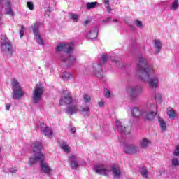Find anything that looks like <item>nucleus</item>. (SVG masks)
Here are the masks:
<instances>
[{"label":"nucleus","instance_id":"29","mask_svg":"<svg viewBox=\"0 0 179 179\" xmlns=\"http://www.w3.org/2000/svg\"><path fill=\"white\" fill-rule=\"evenodd\" d=\"M34 36L36 43H38V44H40L41 45H43L44 44V42L43 41L41 36H40L38 34H36Z\"/></svg>","mask_w":179,"mask_h":179},{"label":"nucleus","instance_id":"21","mask_svg":"<svg viewBox=\"0 0 179 179\" xmlns=\"http://www.w3.org/2000/svg\"><path fill=\"white\" fill-rule=\"evenodd\" d=\"M41 25V23L38 22L31 26L34 35L38 34V29L40 28Z\"/></svg>","mask_w":179,"mask_h":179},{"label":"nucleus","instance_id":"18","mask_svg":"<svg viewBox=\"0 0 179 179\" xmlns=\"http://www.w3.org/2000/svg\"><path fill=\"white\" fill-rule=\"evenodd\" d=\"M140 148L141 149H148L149 148V145H150V140L148 138H143L139 143Z\"/></svg>","mask_w":179,"mask_h":179},{"label":"nucleus","instance_id":"35","mask_svg":"<svg viewBox=\"0 0 179 179\" xmlns=\"http://www.w3.org/2000/svg\"><path fill=\"white\" fill-rule=\"evenodd\" d=\"M70 16L72 20H73V22H79V15H78V14L71 13L70 14Z\"/></svg>","mask_w":179,"mask_h":179},{"label":"nucleus","instance_id":"1","mask_svg":"<svg viewBox=\"0 0 179 179\" xmlns=\"http://www.w3.org/2000/svg\"><path fill=\"white\" fill-rule=\"evenodd\" d=\"M136 73L143 82L148 83L150 89L156 90L157 88V76L155 74L153 70L149 69L148 60L143 57H138L137 59Z\"/></svg>","mask_w":179,"mask_h":179},{"label":"nucleus","instance_id":"45","mask_svg":"<svg viewBox=\"0 0 179 179\" xmlns=\"http://www.w3.org/2000/svg\"><path fill=\"white\" fill-rule=\"evenodd\" d=\"M70 131L71 132V134H75L76 132V128L71 127Z\"/></svg>","mask_w":179,"mask_h":179},{"label":"nucleus","instance_id":"20","mask_svg":"<svg viewBox=\"0 0 179 179\" xmlns=\"http://www.w3.org/2000/svg\"><path fill=\"white\" fill-rule=\"evenodd\" d=\"M38 129H40L42 134H44V135H48V134H47V131H49L48 127H46L44 123H41L40 124H38Z\"/></svg>","mask_w":179,"mask_h":179},{"label":"nucleus","instance_id":"56","mask_svg":"<svg viewBox=\"0 0 179 179\" xmlns=\"http://www.w3.org/2000/svg\"><path fill=\"white\" fill-rule=\"evenodd\" d=\"M0 152H1V147H0Z\"/></svg>","mask_w":179,"mask_h":179},{"label":"nucleus","instance_id":"8","mask_svg":"<svg viewBox=\"0 0 179 179\" xmlns=\"http://www.w3.org/2000/svg\"><path fill=\"white\" fill-rule=\"evenodd\" d=\"M141 115L145 120H148V121L155 120V117L157 115V105L155 103L151 104L149 112H143Z\"/></svg>","mask_w":179,"mask_h":179},{"label":"nucleus","instance_id":"40","mask_svg":"<svg viewBox=\"0 0 179 179\" xmlns=\"http://www.w3.org/2000/svg\"><path fill=\"white\" fill-rule=\"evenodd\" d=\"M111 96V93L110 92V90L108 89L105 90V97L106 99H110V96Z\"/></svg>","mask_w":179,"mask_h":179},{"label":"nucleus","instance_id":"49","mask_svg":"<svg viewBox=\"0 0 179 179\" xmlns=\"http://www.w3.org/2000/svg\"><path fill=\"white\" fill-rule=\"evenodd\" d=\"M164 171H159V173H160V176H163V174H164Z\"/></svg>","mask_w":179,"mask_h":179},{"label":"nucleus","instance_id":"37","mask_svg":"<svg viewBox=\"0 0 179 179\" xmlns=\"http://www.w3.org/2000/svg\"><path fill=\"white\" fill-rule=\"evenodd\" d=\"M173 156H177L179 157V145H176L173 152Z\"/></svg>","mask_w":179,"mask_h":179},{"label":"nucleus","instance_id":"26","mask_svg":"<svg viewBox=\"0 0 179 179\" xmlns=\"http://www.w3.org/2000/svg\"><path fill=\"white\" fill-rule=\"evenodd\" d=\"M178 6H179L178 0H174L170 7V9L171 10H177V9H178Z\"/></svg>","mask_w":179,"mask_h":179},{"label":"nucleus","instance_id":"33","mask_svg":"<svg viewBox=\"0 0 179 179\" xmlns=\"http://www.w3.org/2000/svg\"><path fill=\"white\" fill-rule=\"evenodd\" d=\"M8 8L6 10V15H10L11 16H13L15 13H13V10H12V8H10V2L8 3Z\"/></svg>","mask_w":179,"mask_h":179},{"label":"nucleus","instance_id":"2","mask_svg":"<svg viewBox=\"0 0 179 179\" xmlns=\"http://www.w3.org/2000/svg\"><path fill=\"white\" fill-rule=\"evenodd\" d=\"M43 147L41 146V143H34V157H31L29 159V164L31 166V164H34L36 162H40V169L42 173L44 174H47L50 176V173H51V168L47 164V162H44V154L41 152V149Z\"/></svg>","mask_w":179,"mask_h":179},{"label":"nucleus","instance_id":"42","mask_svg":"<svg viewBox=\"0 0 179 179\" xmlns=\"http://www.w3.org/2000/svg\"><path fill=\"white\" fill-rule=\"evenodd\" d=\"M161 49H162V42H160V41H157V52H159Z\"/></svg>","mask_w":179,"mask_h":179},{"label":"nucleus","instance_id":"43","mask_svg":"<svg viewBox=\"0 0 179 179\" xmlns=\"http://www.w3.org/2000/svg\"><path fill=\"white\" fill-rule=\"evenodd\" d=\"M136 24L137 27H142V22L139 20L136 21Z\"/></svg>","mask_w":179,"mask_h":179},{"label":"nucleus","instance_id":"31","mask_svg":"<svg viewBox=\"0 0 179 179\" xmlns=\"http://www.w3.org/2000/svg\"><path fill=\"white\" fill-rule=\"evenodd\" d=\"M60 148L64 150V152H66V153H69V146L66 145V143L61 144Z\"/></svg>","mask_w":179,"mask_h":179},{"label":"nucleus","instance_id":"11","mask_svg":"<svg viewBox=\"0 0 179 179\" xmlns=\"http://www.w3.org/2000/svg\"><path fill=\"white\" fill-rule=\"evenodd\" d=\"M116 127L118 131L121 134H128L131 132V127H124V125H122V123H121L120 120H116Z\"/></svg>","mask_w":179,"mask_h":179},{"label":"nucleus","instance_id":"52","mask_svg":"<svg viewBox=\"0 0 179 179\" xmlns=\"http://www.w3.org/2000/svg\"><path fill=\"white\" fill-rule=\"evenodd\" d=\"M157 44V41H155V45Z\"/></svg>","mask_w":179,"mask_h":179},{"label":"nucleus","instance_id":"6","mask_svg":"<svg viewBox=\"0 0 179 179\" xmlns=\"http://www.w3.org/2000/svg\"><path fill=\"white\" fill-rule=\"evenodd\" d=\"M110 60V57L107 55H102L101 56V60L99 64H94L93 68L94 69L95 75L97 76V78H99L101 79L103 78V68L101 67L102 65H104L105 62H107V61Z\"/></svg>","mask_w":179,"mask_h":179},{"label":"nucleus","instance_id":"23","mask_svg":"<svg viewBox=\"0 0 179 179\" xmlns=\"http://www.w3.org/2000/svg\"><path fill=\"white\" fill-rule=\"evenodd\" d=\"M99 36L97 31H90V33L87 35L88 38L91 40H96Z\"/></svg>","mask_w":179,"mask_h":179},{"label":"nucleus","instance_id":"38","mask_svg":"<svg viewBox=\"0 0 179 179\" xmlns=\"http://www.w3.org/2000/svg\"><path fill=\"white\" fill-rule=\"evenodd\" d=\"M46 134H45V136H48V138H52V130L48 127V130L46 131Z\"/></svg>","mask_w":179,"mask_h":179},{"label":"nucleus","instance_id":"47","mask_svg":"<svg viewBox=\"0 0 179 179\" xmlns=\"http://www.w3.org/2000/svg\"><path fill=\"white\" fill-rule=\"evenodd\" d=\"M90 23V20H86L84 22L83 24L84 26H87Z\"/></svg>","mask_w":179,"mask_h":179},{"label":"nucleus","instance_id":"4","mask_svg":"<svg viewBox=\"0 0 179 179\" xmlns=\"http://www.w3.org/2000/svg\"><path fill=\"white\" fill-rule=\"evenodd\" d=\"M11 85H12V96L13 99L15 100H20L24 96V92L22 90V87H20V84L19 81L16 80V78H13L11 80Z\"/></svg>","mask_w":179,"mask_h":179},{"label":"nucleus","instance_id":"25","mask_svg":"<svg viewBox=\"0 0 179 179\" xmlns=\"http://www.w3.org/2000/svg\"><path fill=\"white\" fill-rule=\"evenodd\" d=\"M99 5V3H97L96 1L95 2H88L86 4V8L90 10V9H93L94 8H96V6Z\"/></svg>","mask_w":179,"mask_h":179},{"label":"nucleus","instance_id":"39","mask_svg":"<svg viewBox=\"0 0 179 179\" xmlns=\"http://www.w3.org/2000/svg\"><path fill=\"white\" fill-rule=\"evenodd\" d=\"M27 8H29V10H34V4H33V2H31V1L27 2Z\"/></svg>","mask_w":179,"mask_h":179},{"label":"nucleus","instance_id":"22","mask_svg":"<svg viewBox=\"0 0 179 179\" xmlns=\"http://www.w3.org/2000/svg\"><path fill=\"white\" fill-rule=\"evenodd\" d=\"M131 115L136 118H138V117L142 115V113H141V110H139V108H134L131 110Z\"/></svg>","mask_w":179,"mask_h":179},{"label":"nucleus","instance_id":"7","mask_svg":"<svg viewBox=\"0 0 179 179\" xmlns=\"http://www.w3.org/2000/svg\"><path fill=\"white\" fill-rule=\"evenodd\" d=\"M1 50L3 52H6L7 55H12L13 49L12 48V43L9 39L5 35H1Z\"/></svg>","mask_w":179,"mask_h":179},{"label":"nucleus","instance_id":"48","mask_svg":"<svg viewBox=\"0 0 179 179\" xmlns=\"http://www.w3.org/2000/svg\"><path fill=\"white\" fill-rule=\"evenodd\" d=\"M98 104L100 107H103V106H104V102H99Z\"/></svg>","mask_w":179,"mask_h":179},{"label":"nucleus","instance_id":"27","mask_svg":"<svg viewBox=\"0 0 179 179\" xmlns=\"http://www.w3.org/2000/svg\"><path fill=\"white\" fill-rule=\"evenodd\" d=\"M171 166L172 167H173L174 169H176V167H178L179 166V159L177 157H173L171 160Z\"/></svg>","mask_w":179,"mask_h":179},{"label":"nucleus","instance_id":"46","mask_svg":"<svg viewBox=\"0 0 179 179\" xmlns=\"http://www.w3.org/2000/svg\"><path fill=\"white\" fill-rule=\"evenodd\" d=\"M3 22H2V13L0 12V26H2Z\"/></svg>","mask_w":179,"mask_h":179},{"label":"nucleus","instance_id":"34","mask_svg":"<svg viewBox=\"0 0 179 179\" xmlns=\"http://www.w3.org/2000/svg\"><path fill=\"white\" fill-rule=\"evenodd\" d=\"M163 99H164V96H163V94H158L157 95L158 106H162V103H163Z\"/></svg>","mask_w":179,"mask_h":179},{"label":"nucleus","instance_id":"30","mask_svg":"<svg viewBox=\"0 0 179 179\" xmlns=\"http://www.w3.org/2000/svg\"><path fill=\"white\" fill-rule=\"evenodd\" d=\"M105 5V8L107 9L108 13L111 12V8L110 7V0H102Z\"/></svg>","mask_w":179,"mask_h":179},{"label":"nucleus","instance_id":"44","mask_svg":"<svg viewBox=\"0 0 179 179\" xmlns=\"http://www.w3.org/2000/svg\"><path fill=\"white\" fill-rule=\"evenodd\" d=\"M12 106L11 103H8L6 106V110H7V111H9V110H10V106Z\"/></svg>","mask_w":179,"mask_h":179},{"label":"nucleus","instance_id":"12","mask_svg":"<svg viewBox=\"0 0 179 179\" xmlns=\"http://www.w3.org/2000/svg\"><path fill=\"white\" fill-rule=\"evenodd\" d=\"M95 171L98 174H101V176H107L108 173H110V171H108L103 164L96 166Z\"/></svg>","mask_w":179,"mask_h":179},{"label":"nucleus","instance_id":"15","mask_svg":"<svg viewBox=\"0 0 179 179\" xmlns=\"http://www.w3.org/2000/svg\"><path fill=\"white\" fill-rule=\"evenodd\" d=\"M158 122L159 123V129L162 132H166L167 131V123L163 118L158 117Z\"/></svg>","mask_w":179,"mask_h":179},{"label":"nucleus","instance_id":"3","mask_svg":"<svg viewBox=\"0 0 179 179\" xmlns=\"http://www.w3.org/2000/svg\"><path fill=\"white\" fill-rule=\"evenodd\" d=\"M56 51L59 52L64 51L61 57L62 62L72 64L76 61V58L72 54V51H73V43H60L56 47Z\"/></svg>","mask_w":179,"mask_h":179},{"label":"nucleus","instance_id":"55","mask_svg":"<svg viewBox=\"0 0 179 179\" xmlns=\"http://www.w3.org/2000/svg\"><path fill=\"white\" fill-rule=\"evenodd\" d=\"M2 3V0H0V3Z\"/></svg>","mask_w":179,"mask_h":179},{"label":"nucleus","instance_id":"36","mask_svg":"<svg viewBox=\"0 0 179 179\" xmlns=\"http://www.w3.org/2000/svg\"><path fill=\"white\" fill-rule=\"evenodd\" d=\"M62 78L64 80H68V79H70V78H71V73H69L68 72L63 73L62 74Z\"/></svg>","mask_w":179,"mask_h":179},{"label":"nucleus","instance_id":"17","mask_svg":"<svg viewBox=\"0 0 179 179\" xmlns=\"http://www.w3.org/2000/svg\"><path fill=\"white\" fill-rule=\"evenodd\" d=\"M80 113L84 117H90V107L89 106H86L82 107L80 110Z\"/></svg>","mask_w":179,"mask_h":179},{"label":"nucleus","instance_id":"54","mask_svg":"<svg viewBox=\"0 0 179 179\" xmlns=\"http://www.w3.org/2000/svg\"><path fill=\"white\" fill-rule=\"evenodd\" d=\"M11 173H15L16 171H10Z\"/></svg>","mask_w":179,"mask_h":179},{"label":"nucleus","instance_id":"51","mask_svg":"<svg viewBox=\"0 0 179 179\" xmlns=\"http://www.w3.org/2000/svg\"><path fill=\"white\" fill-rule=\"evenodd\" d=\"M113 22H118V20H117V19H113Z\"/></svg>","mask_w":179,"mask_h":179},{"label":"nucleus","instance_id":"13","mask_svg":"<svg viewBox=\"0 0 179 179\" xmlns=\"http://www.w3.org/2000/svg\"><path fill=\"white\" fill-rule=\"evenodd\" d=\"M72 101H73V99H72V96H71V94L67 93L60 99L59 103H60V106H65V104L66 105L71 104Z\"/></svg>","mask_w":179,"mask_h":179},{"label":"nucleus","instance_id":"32","mask_svg":"<svg viewBox=\"0 0 179 179\" xmlns=\"http://www.w3.org/2000/svg\"><path fill=\"white\" fill-rule=\"evenodd\" d=\"M167 114L169 118H174L176 117V113L174 112V110L171 108L168 109Z\"/></svg>","mask_w":179,"mask_h":179},{"label":"nucleus","instance_id":"10","mask_svg":"<svg viewBox=\"0 0 179 179\" xmlns=\"http://www.w3.org/2000/svg\"><path fill=\"white\" fill-rule=\"evenodd\" d=\"M123 150L126 155H136V153H139V148L135 144L124 145Z\"/></svg>","mask_w":179,"mask_h":179},{"label":"nucleus","instance_id":"53","mask_svg":"<svg viewBox=\"0 0 179 179\" xmlns=\"http://www.w3.org/2000/svg\"><path fill=\"white\" fill-rule=\"evenodd\" d=\"M115 64L116 65H118V64H120V62H116Z\"/></svg>","mask_w":179,"mask_h":179},{"label":"nucleus","instance_id":"24","mask_svg":"<svg viewBox=\"0 0 179 179\" xmlns=\"http://www.w3.org/2000/svg\"><path fill=\"white\" fill-rule=\"evenodd\" d=\"M148 169L145 167L141 168L140 170V174L146 179L149 178V176H148Z\"/></svg>","mask_w":179,"mask_h":179},{"label":"nucleus","instance_id":"14","mask_svg":"<svg viewBox=\"0 0 179 179\" xmlns=\"http://www.w3.org/2000/svg\"><path fill=\"white\" fill-rule=\"evenodd\" d=\"M111 171L113 172L114 177L116 178H120V177H121V169H120V166H118V165H112Z\"/></svg>","mask_w":179,"mask_h":179},{"label":"nucleus","instance_id":"50","mask_svg":"<svg viewBox=\"0 0 179 179\" xmlns=\"http://www.w3.org/2000/svg\"><path fill=\"white\" fill-rule=\"evenodd\" d=\"M110 20H111V18H108L106 20H104L103 22H110Z\"/></svg>","mask_w":179,"mask_h":179},{"label":"nucleus","instance_id":"5","mask_svg":"<svg viewBox=\"0 0 179 179\" xmlns=\"http://www.w3.org/2000/svg\"><path fill=\"white\" fill-rule=\"evenodd\" d=\"M44 93V87L41 83H38L36 85L33 90L32 100L34 104L40 103L43 99V94Z\"/></svg>","mask_w":179,"mask_h":179},{"label":"nucleus","instance_id":"19","mask_svg":"<svg viewBox=\"0 0 179 179\" xmlns=\"http://www.w3.org/2000/svg\"><path fill=\"white\" fill-rule=\"evenodd\" d=\"M69 159L71 162L70 166L71 168L78 169V167H79V164L76 162V156L71 155Z\"/></svg>","mask_w":179,"mask_h":179},{"label":"nucleus","instance_id":"41","mask_svg":"<svg viewBox=\"0 0 179 179\" xmlns=\"http://www.w3.org/2000/svg\"><path fill=\"white\" fill-rule=\"evenodd\" d=\"M24 36V27L22 26L20 30V37L22 38Z\"/></svg>","mask_w":179,"mask_h":179},{"label":"nucleus","instance_id":"16","mask_svg":"<svg viewBox=\"0 0 179 179\" xmlns=\"http://www.w3.org/2000/svg\"><path fill=\"white\" fill-rule=\"evenodd\" d=\"M78 106L77 105H72L67 107L66 110V114H69V115H72L73 114H76L78 113Z\"/></svg>","mask_w":179,"mask_h":179},{"label":"nucleus","instance_id":"28","mask_svg":"<svg viewBox=\"0 0 179 179\" xmlns=\"http://www.w3.org/2000/svg\"><path fill=\"white\" fill-rule=\"evenodd\" d=\"M83 100H84V103H85V104H89V103H90V101H92V97H90V95H89L87 94H84Z\"/></svg>","mask_w":179,"mask_h":179},{"label":"nucleus","instance_id":"9","mask_svg":"<svg viewBox=\"0 0 179 179\" xmlns=\"http://www.w3.org/2000/svg\"><path fill=\"white\" fill-rule=\"evenodd\" d=\"M126 90L129 94L131 99L134 100L142 92V87L139 85L129 86L127 87Z\"/></svg>","mask_w":179,"mask_h":179}]
</instances>
